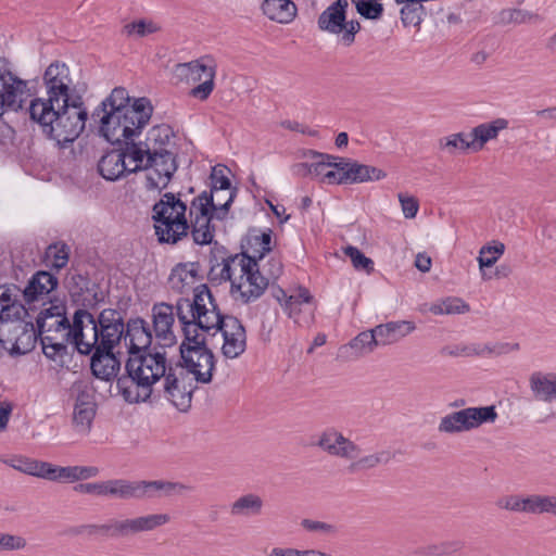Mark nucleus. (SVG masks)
Listing matches in <instances>:
<instances>
[{
    "instance_id": "nucleus-1",
    "label": "nucleus",
    "mask_w": 556,
    "mask_h": 556,
    "mask_svg": "<svg viewBox=\"0 0 556 556\" xmlns=\"http://www.w3.org/2000/svg\"><path fill=\"white\" fill-rule=\"evenodd\" d=\"M46 96L34 98L28 105L30 121L41 134L64 148L83 132L88 117L81 102L70 103L72 79L65 63H51L43 74Z\"/></svg>"
},
{
    "instance_id": "nucleus-2",
    "label": "nucleus",
    "mask_w": 556,
    "mask_h": 556,
    "mask_svg": "<svg viewBox=\"0 0 556 556\" xmlns=\"http://www.w3.org/2000/svg\"><path fill=\"white\" fill-rule=\"evenodd\" d=\"M152 113L153 106L148 98L131 99L124 87H116L96 108L91 117L99 122L101 136L112 144H122L141 134Z\"/></svg>"
},
{
    "instance_id": "nucleus-3",
    "label": "nucleus",
    "mask_w": 556,
    "mask_h": 556,
    "mask_svg": "<svg viewBox=\"0 0 556 556\" xmlns=\"http://www.w3.org/2000/svg\"><path fill=\"white\" fill-rule=\"evenodd\" d=\"M181 305L185 314L190 316L193 325L203 332L206 338L208 336L215 337L222 332L224 344L222 346V354L226 358H237L244 353L247 349V332L245 328L235 316L223 315L218 305L210 290V288L202 283L195 289L194 299L180 298L176 302Z\"/></svg>"
},
{
    "instance_id": "nucleus-4",
    "label": "nucleus",
    "mask_w": 556,
    "mask_h": 556,
    "mask_svg": "<svg viewBox=\"0 0 556 556\" xmlns=\"http://www.w3.org/2000/svg\"><path fill=\"white\" fill-rule=\"evenodd\" d=\"M165 350L154 345L152 352L128 356L125 374L116 380L118 394L129 404L152 403L153 394L167 375Z\"/></svg>"
},
{
    "instance_id": "nucleus-5",
    "label": "nucleus",
    "mask_w": 556,
    "mask_h": 556,
    "mask_svg": "<svg viewBox=\"0 0 556 556\" xmlns=\"http://www.w3.org/2000/svg\"><path fill=\"white\" fill-rule=\"evenodd\" d=\"M116 328L117 334L123 337L124 319L114 308H104L96 318L88 309L75 311L70 331L65 333L66 341H71L78 353L89 355L100 348L104 330Z\"/></svg>"
},
{
    "instance_id": "nucleus-6",
    "label": "nucleus",
    "mask_w": 556,
    "mask_h": 556,
    "mask_svg": "<svg viewBox=\"0 0 556 556\" xmlns=\"http://www.w3.org/2000/svg\"><path fill=\"white\" fill-rule=\"evenodd\" d=\"M176 308L185 337L179 350L187 374L194 375L197 382L210 383L215 368V356L207 348L206 336L193 325V320L185 314L181 305L176 304Z\"/></svg>"
},
{
    "instance_id": "nucleus-7",
    "label": "nucleus",
    "mask_w": 556,
    "mask_h": 556,
    "mask_svg": "<svg viewBox=\"0 0 556 556\" xmlns=\"http://www.w3.org/2000/svg\"><path fill=\"white\" fill-rule=\"evenodd\" d=\"M194 192L190 187L186 192H165L152 207L155 235L161 243L176 244L187 237L190 225L186 217L187 204L182 200Z\"/></svg>"
},
{
    "instance_id": "nucleus-8",
    "label": "nucleus",
    "mask_w": 556,
    "mask_h": 556,
    "mask_svg": "<svg viewBox=\"0 0 556 556\" xmlns=\"http://www.w3.org/2000/svg\"><path fill=\"white\" fill-rule=\"evenodd\" d=\"M121 152L125 154L127 174L146 172L144 187L148 191L161 192L167 188L173 176L167 172L169 163L157 161L143 141L136 143L134 138L122 142Z\"/></svg>"
},
{
    "instance_id": "nucleus-9",
    "label": "nucleus",
    "mask_w": 556,
    "mask_h": 556,
    "mask_svg": "<svg viewBox=\"0 0 556 556\" xmlns=\"http://www.w3.org/2000/svg\"><path fill=\"white\" fill-rule=\"evenodd\" d=\"M235 267L230 293L236 300L248 304L263 295L269 286V278L260 271L256 255L245 252L235 254Z\"/></svg>"
},
{
    "instance_id": "nucleus-10",
    "label": "nucleus",
    "mask_w": 556,
    "mask_h": 556,
    "mask_svg": "<svg viewBox=\"0 0 556 556\" xmlns=\"http://www.w3.org/2000/svg\"><path fill=\"white\" fill-rule=\"evenodd\" d=\"M170 520L167 514H152L132 519H110L102 525L88 523L75 527L72 532L76 535L125 538L139 532L152 531Z\"/></svg>"
},
{
    "instance_id": "nucleus-11",
    "label": "nucleus",
    "mask_w": 556,
    "mask_h": 556,
    "mask_svg": "<svg viewBox=\"0 0 556 556\" xmlns=\"http://www.w3.org/2000/svg\"><path fill=\"white\" fill-rule=\"evenodd\" d=\"M180 368H172L153 394L152 403L157 402L162 397L169 401L180 412H187L191 406L192 394L195 387L187 372Z\"/></svg>"
},
{
    "instance_id": "nucleus-12",
    "label": "nucleus",
    "mask_w": 556,
    "mask_h": 556,
    "mask_svg": "<svg viewBox=\"0 0 556 556\" xmlns=\"http://www.w3.org/2000/svg\"><path fill=\"white\" fill-rule=\"evenodd\" d=\"M28 91V81L12 73L5 59L0 58V134L7 125L2 121L5 111L22 109Z\"/></svg>"
},
{
    "instance_id": "nucleus-13",
    "label": "nucleus",
    "mask_w": 556,
    "mask_h": 556,
    "mask_svg": "<svg viewBox=\"0 0 556 556\" xmlns=\"http://www.w3.org/2000/svg\"><path fill=\"white\" fill-rule=\"evenodd\" d=\"M104 332L100 348L92 352L90 367L97 378L110 381L117 376L121 368V362L113 350L119 344L123 337L117 334L116 328L113 326Z\"/></svg>"
},
{
    "instance_id": "nucleus-14",
    "label": "nucleus",
    "mask_w": 556,
    "mask_h": 556,
    "mask_svg": "<svg viewBox=\"0 0 556 556\" xmlns=\"http://www.w3.org/2000/svg\"><path fill=\"white\" fill-rule=\"evenodd\" d=\"M186 71V77L193 83L201 81L190 90V96L201 101L206 100L214 90V78L216 75V63L211 56H202L198 60L179 64Z\"/></svg>"
},
{
    "instance_id": "nucleus-15",
    "label": "nucleus",
    "mask_w": 556,
    "mask_h": 556,
    "mask_svg": "<svg viewBox=\"0 0 556 556\" xmlns=\"http://www.w3.org/2000/svg\"><path fill=\"white\" fill-rule=\"evenodd\" d=\"M173 128L167 124L153 126L146 136L143 143L152 152V155L160 161L169 163L168 173L174 176L178 169L177 153L170 150Z\"/></svg>"
},
{
    "instance_id": "nucleus-16",
    "label": "nucleus",
    "mask_w": 556,
    "mask_h": 556,
    "mask_svg": "<svg viewBox=\"0 0 556 556\" xmlns=\"http://www.w3.org/2000/svg\"><path fill=\"white\" fill-rule=\"evenodd\" d=\"M37 339V329L31 323L25 325L18 323L5 330L3 326H0V345L12 355H22L33 351Z\"/></svg>"
},
{
    "instance_id": "nucleus-17",
    "label": "nucleus",
    "mask_w": 556,
    "mask_h": 556,
    "mask_svg": "<svg viewBox=\"0 0 556 556\" xmlns=\"http://www.w3.org/2000/svg\"><path fill=\"white\" fill-rule=\"evenodd\" d=\"M65 287L75 302H80L84 308H94L103 301L99 286L88 276L78 271H70L65 278Z\"/></svg>"
},
{
    "instance_id": "nucleus-18",
    "label": "nucleus",
    "mask_w": 556,
    "mask_h": 556,
    "mask_svg": "<svg viewBox=\"0 0 556 556\" xmlns=\"http://www.w3.org/2000/svg\"><path fill=\"white\" fill-rule=\"evenodd\" d=\"M174 308L177 311L176 305L167 303H157L152 307L153 330L157 340V345L161 350L172 346L176 342V337L173 332Z\"/></svg>"
},
{
    "instance_id": "nucleus-19",
    "label": "nucleus",
    "mask_w": 556,
    "mask_h": 556,
    "mask_svg": "<svg viewBox=\"0 0 556 556\" xmlns=\"http://www.w3.org/2000/svg\"><path fill=\"white\" fill-rule=\"evenodd\" d=\"M123 338L128 342V356L134 353L141 354L152 352V332L147 321L140 317L130 318L124 324Z\"/></svg>"
},
{
    "instance_id": "nucleus-20",
    "label": "nucleus",
    "mask_w": 556,
    "mask_h": 556,
    "mask_svg": "<svg viewBox=\"0 0 556 556\" xmlns=\"http://www.w3.org/2000/svg\"><path fill=\"white\" fill-rule=\"evenodd\" d=\"M200 264L197 262L179 263L173 269L168 277V285L172 291L185 294L189 291L195 294V289L201 285L194 287L200 280L199 276ZM194 296L192 298V300Z\"/></svg>"
},
{
    "instance_id": "nucleus-21",
    "label": "nucleus",
    "mask_w": 556,
    "mask_h": 556,
    "mask_svg": "<svg viewBox=\"0 0 556 556\" xmlns=\"http://www.w3.org/2000/svg\"><path fill=\"white\" fill-rule=\"evenodd\" d=\"M58 278L53 274L46 270L37 271L22 291L24 302L30 306L35 301L42 300L58 287Z\"/></svg>"
},
{
    "instance_id": "nucleus-22",
    "label": "nucleus",
    "mask_w": 556,
    "mask_h": 556,
    "mask_svg": "<svg viewBox=\"0 0 556 556\" xmlns=\"http://www.w3.org/2000/svg\"><path fill=\"white\" fill-rule=\"evenodd\" d=\"M96 415V403L92 391L80 390L76 396L73 422L78 432L87 433Z\"/></svg>"
},
{
    "instance_id": "nucleus-23",
    "label": "nucleus",
    "mask_w": 556,
    "mask_h": 556,
    "mask_svg": "<svg viewBox=\"0 0 556 556\" xmlns=\"http://www.w3.org/2000/svg\"><path fill=\"white\" fill-rule=\"evenodd\" d=\"M225 170L226 167H213L211 173V191L208 192L215 198H218L219 193L227 194L226 201L223 204L217 205V207L223 212L222 215L216 214V219L219 220L224 219L227 215L237 191L236 189L231 188V182L226 176Z\"/></svg>"
},
{
    "instance_id": "nucleus-24",
    "label": "nucleus",
    "mask_w": 556,
    "mask_h": 556,
    "mask_svg": "<svg viewBox=\"0 0 556 556\" xmlns=\"http://www.w3.org/2000/svg\"><path fill=\"white\" fill-rule=\"evenodd\" d=\"M217 245V242H215ZM225 249L215 247L212 251L211 268L208 271V279L212 282L230 281L232 286V277L235 267V255L224 256Z\"/></svg>"
},
{
    "instance_id": "nucleus-25",
    "label": "nucleus",
    "mask_w": 556,
    "mask_h": 556,
    "mask_svg": "<svg viewBox=\"0 0 556 556\" xmlns=\"http://www.w3.org/2000/svg\"><path fill=\"white\" fill-rule=\"evenodd\" d=\"M348 7V0H337L329 5L318 17L319 29L330 34L342 33Z\"/></svg>"
},
{
    "instance_id": "nucleus-26",
    "label": "nucleus",
    "mask_w": 556,
    "mask_h": 556,
    "mask_svg": "<svg viewBox=\"0 0 556 556\" xmlns=\"http://www.w3.org/2000/svg\"><path fill=\"white\" fill-rule=\"evenodd\" d=\"M416 326L413 321L401 320L390 321L387 324L378 325L374 328V333L377 337L378 345L393 344L415 330Z\"/></svg>"
},
{
    "instance_id": "nucleus-27",
    "label": "nucleus",
    "mask_w": 556,
    "mask_h": 556,
    "mask_svg": "<svg viewBox=\"0 0 556 556\" xmlns=\"http://www.w3.org/2000/svg\"><path fill=\"white\" fill-rule=\"evenodd\" d=\"M125 154L121 149L105 153L98 162V172L106 180L115 181L127 174Z\"/></svg>"
},
{
    "instance_id": "nucleus-28",
    "label": "nucleus",
    "mask_w": 556,
    "mask_h": 556,
    "mask_svg": "<svg viewBox=\"0 0 556 556\" xmlns=\"http://www.w3.org/2000/svg\"><path fill=\"white\" fill-rule=\"evenodd\" d=\"M507 128L508 121L502 117L473 127L469 134L471 137L470 144L473 146V151H480L488 141L496 139L500 131Z\"/></svg>"
},
{
    "instance_id": "nucleus-29",
    "label": "nucleus",
    "mask_w": 556,
    "mask_h": 556,
    "mask_svg": "<svg viewBox=\"0 0 556 556\" xmlns=\"http://www.w3.org/2000/svg\"><path fill=\"white\" fill-rule=\"evenodd\" d=\"M262 11L269 20L288 24L296 15V5L292 0H264Z\"/></svg>"
},
{
    "instance_id": "nucleus-30",
    "label": "nucleus",
    "mask_w": 556,
    "mask_h": 556,
    "mask_svg": "<svg viewBox=\"0 0 556 556\" xmlns=\"http://www.w3.org/2000/svg\"><path fill=\"white\" fill-rule=\"evenodd\" d=\"M141 489L142 498L170 496L173 494H182L186 491L192 490L189 485L163 480L141 481Z\"/></svg>"
},
{
    "instance_id": "nucleus-31",
    "label": "nucleus",
    "mask_w": 556,
    "mask_h": 556,
    "mask_svg": "<svg viewBox=\"0 0 556 556\" xmlns=\"http://www.w3.org/2000/svg\"><path fill=\"white\" fill-rule=\"evenodd\" d=\"M264 508L263 498L255 493L239 496L230 505V515L237 518L260 516Z\"/></svg>"
},
{
    "instance_id": "nucleus-32",
    "label": "nucleus",
    "mask_w": 556,
    "mask_h": 556,
    "mask_svg": "<svg viewBox=\"0 0 556 556\" xmlns=\"http://www.w3.org/2000/svg\"><path fill=\"white\" fill-rule=\"evenodd\" d=\"M105 496H113L122 500H141V481H128L125 479L108 480Z\"/></svg>"
},
{
    "instance_id": "nucleus-33",
    "label": "nucleus",
    "mask_w": 556,
    "mask_h": 556,
    "mask_svg": "<svg viewBox=\"0 0 556 556\" xmlns=\"http://www.w3.org/2000/svg\"><path fill=\"white\" fill-rule=\"evenodd\" d=\"M530 388L538 400L544 402L556 400V374H533L530 378Z\"/></svg>"
},
{
    "instance_id": "nucleus-34",
    "label": "nucleus",
    "mask_w": 556,
    "mask_h": 556,
    "mask_svg": "<svg viewBox=\"0 0 556 556\" xmlns=\"http://www.w3.org/2000/svg\"><path fill=\"white\" fill-rule=\"evenodd\" d=\"M439 432L441 433H460L470 431L471 424H470V415L469 409L464 408L457 412H453L451 414H447L446 416L442 417L438 427Z\"/></svg>"
},
{
    "instance_id": "nucleus-35",
    "label": "nucleus",
    "mask_w": 556,
    "mask_h": 556,
    "mask_svg": "<svg viewBox=\"0 0 556 556\" xmlns=\"http://www.w3.org/2000/svg\"><path fill=\"white\" fill-rule=\"evenodd\" d=\"M344 175L348 184L378 181L387 176L386 172L378 167L359 164L357 162H353L352 167L349 168Z\"/></svg>"
},
{
    "instance_id": "nucleus-36",
    "label": "nucleus",
    "mask_w": 556,
    "mask_h": 556,
    "mask_svg": "<svg viewBox=\"0 0 556 556\" xmlns=\"http://www.w3.org/2000/svg\"><path fill=\"white\" fill-rule=\"evenodd\" d=\"M217 205L218 204H215L213 194H210L207 191H203L191 201L189 215L191 218H216V214H223Z\"/></svg>"
},
{
    "instance_id": "nucleus-37",
    "label": "nucleus",
    "mask_w": 556,
    "mask_h": 556,
    "mask_svg": "<svg viewBox=\"0 0 556 556\" xmlns=\"http://www.w3.org/2000/svg\"><path fill=\"white\" fill-rule=\"evenodd\" d=\"M397 4H403L401 9V21L404 26L419 27L425 14V7L417 0H395Z\"/></svg>"
},
{
    "instance_id": "nucleus-38",
    "label": "nucleus",
    "mask_w": 556,
    "mask_h": 556,
    "mask_svg": "<svg viewBox=\"0 0 556 556\" xmlns=\"http://www.w3.org/2000/svg\"><path fill=\"white\" fill-rule=\"evenodd\" d=\"M540 16L521 9H503L495 17V24L506 26L509 24H525L540 21Z\"/></svg>"
},
{
    "instance_id": "nucleus-39",
    "label": "nucleus",
    "mask_w": 556,
    "mask_h": 556,
    "mask_svg": "<svg viewBox=\"0 0 556 556\" xmlns=\"http://www.w3.org/2000/svg\"><path fill=\"white\" fill-rule=\"evenodd\" d=\"M214 217H200V218H191V233L193 241L197 244H210L213 241L214 237V226L211 224Z\"/></svg>"
},
{
    "instance_id": "nucleus-40",
    "label": "nucleus",
    "mask_w": 556,
    "mask_h": 556,
    "mask_svg": "<svg viewBox=\"0 0 556 556\" xmlns=\"http://www.w3.org/2000/svg\"><path fill=\"white\" fill-rule=\"evenodd\" d=\"M393 457L394 454L392 452L382 450L358 458L349 466V469L350 471L372 469L379 465L388 464Z\"/></svg>"
},
{
    "instance_id": "nucleus-41",
    "label": "nucleus",
    "mask_w": 556,
    "mask_h": 556,
    "mask_svg": "<svg viewBox=\"0 0 556 556\" xmlns=\"http://www.w3.org/2000/svg\"><path fill=\"white\" fill-rule=\"evenodd\" d=\"M377 346L379 345L377 337L374 333V328L358 333L349 344L355 357L367 355L374 352Z\"/></svg>"
},
{
    "instance_id": "nucleus-42",
    "label": "nucleus",
    "mask_w": 556,
    "mask_h": 556,
    "mask_svg": "<svg viewBox=\"0 0 556 556\" xmlns=\"http://www.w3.org/2000/svg\"><path fill=\"white\" fill-rule=\"evenodd\" d=\"M519 350L518 343H494V344H484V345H478L473 348H463L460 352L465 353L466 355H495L500 356L503 354H508L513 351Z\"/></svg>"
},
{
    "instance_id": "nucleus-43",
    "label": "nucleus",
    "mask_w": 556,
    "mask_h": 556,
    "mask_svg": "<svg viewBox=\"0 0 556 556\" xmlns=\"http://www.w3.org/2000/svg\"><path fill=\"white\" fill-rule=\"evenodd\" d=\"M438 147L441 151H445L451 155L455 154L457 151H467L469 149L473 151V146L470 144V140L467 139L464 132H456L440 138Z\"/></svg>"
},
{
    "instance_id": "nucleus-44",
    "label": "nucleus",
    "mask_w": 556,
    "mask_h": 556,
    "mask_svg": "<svg viewBox=\"0 0 556 556\" xmlns=\"http://www.w3.org/2000/svg\"><path fill=\"white\" fill-rule=\"evenodd\" d=\"M26 305V303H22L18 299L8 304H2L0 307V326H3L5 330L11 326L8 321L14 319L21 320L25 317L28 314Z\"/></svg>"
},
{
    "instance_id": "nucleus-45",
    "label": "nucleus",
    "mask_w": 556,
    "mask_h": 556,
    "mask_svg": "<svg viewBox=\"0 0 556 556\" xmlns=\"http://www.w3.org/2000/svg\"><path fill=\"white\" fill-rule=\"evenodd\" d=\"M469 305L460 298H446L430 306V312L434 315L442 314H464L469 312Z\"/></svg>"
},
{
    "instance_id": "nucleus-46",
    "label": "nucleus",
    "mask_w": 556,
    "mask_h": 556,
    "mask_svg": "<svg viewBox=\"0 0 556 556\" xmlns=\"http://www.w3.org/2000/svg\"><path fill=\"white\" fill-rule=\"evenodd\" d=\"M70 249L65 243H53L47 248L46 260L47 265L51 268L60 270L65 267L68 262Z\"/></svg>"
},
{
    "instance_id": "nucleus-47",
    "label": "nucleus",
    "mask_w": 556,
    "mask_h": 556,
    "mask_svg": "<svg viewBox=\"0 0 556 556\" xmlns=\"http://www.w3.org/2000/svg\"><path fill=\"white\" fill-rule=\"evenodd\" d=\"M161 30V26L152 20H138L126 24L123 27V33L128 37L142 38L148 35L157 33Z\"/></svg>"
},
{
    "instance_id": "nucleus-48",
    "label": "nucleus",
    "mask_w": 556,
    "mask_h": 556,
    "mask_svg": "<svg viewBox=\"0 0 556 556\" xmlns=\"http://www.w3.org/2000/svg\"><path fill=\"white\" fill-rule=\"evenodd\" d=\"M359 446L340 432L338 438H336V445L330 456L343 459H354L359 455Z\"/></svg>"
},
{
    "instance_id": "nucleus-49",
    "label": "nucleus",
    "mask_w": 556,
    "mask_h": 556,
    "mask_svg": "<svg viewBox=\"0 0 556 556\" xmlns=\"http://www.w3.org/2000/svg\"><path fill=\"white\" fill-rule=\"evenodd\" d=\"M470 415L471 429L479 428L483 424L494 422L497 413L494 405L482 407H468Z\"/></svg>"
},
{
    "instance_id": "nucleus-50",
    "label": "nucleus",
    "mask_w": 556,
    "mask_h": 556,
    "mask_svg": "<svg viewBox=\"0 0 556 556\" xmlns=\"http://www.w3.org/2000/svg\"><path fill=\"white\" fill-rule=\"evenodd\" d=\"M357 13L367 20H379L383 13V5L378 0H353Z\"/></svg>"
},
{
    "instance_id": "nucleus-51",
    "label": "nucleus",
    "mask_w": 556,
    "mask_h": 556,
    "mask_svg": "<svg viewBox=\"0 0 556 556\" xmlns=\"http://www.w3.org/2000/svg\"><path fill=\"white\" fill-rule=\"evenodd\" d=\"M344 253L350 257L353 266L357 270H364L367 274L374 271V261L367 257L363 252H361L357 248L349 245L344 249Z\"/></svg>"
},
{
    "instance_id": "nucleus-52",
    "label": "nucleus",
    "mask_w": 556,
    "mask_h": 556,
    "mask_svg": "<svg viewBox=\"0 0 556 556\" xmlns=\"http://www.w3.org/2000/svg\"><path fill=\"white\" fill-rule=\"evenodd\" d=\"M309 155L312 157V177L323 180L327 168L331 167L334 156L316 151H309Z\"/></svg>"
},
{
    "instance_id": "nucleus-53",
    "label": "nucleus",
    "mask_w": 556,
    "mask_h": 556,
    "mask_svg": "<svg viewBox=\"0 0 556 556\" xmlns=\"http://www.w3.org/2000/svg\"><path fill=\"white\" fill-rule=\"evenodd\" d=\"M504 251L505 245L503 243H496L493 247H483L478 258L480 268L493 266Z\"/></svg>"
},
{
    "instance_id": "nucleus-54",
    "label": "nucleus",
    "mask_w": 556,
    "mask_h": 556,
    "mask_svg": "<svg viewBox=\"0 0 556 556\" xmlns=\"http://www.w3.org/2000/svg\"><path fill=\"white\" fill-rule=\"evenodd\" d=\"M66 317V308L63 303L50 304L49 307L40 311L36 318L37 328L45 327L46 319Z\"/></svg>"
},
{
    "instance_id": "nucleus-55",
    "label": "nucleus",
    "mask_w": 556,
    "mask_h": 556,
    "mask_svg": "<svg viewBox=\"0 0 556 556\" xmlns=\"http://www.w3.org/2000/svg\"><path fill=\"white\" fill-rule=\"evenodd\" d=\"M462 548V543L457 541L453 542H443L440 544L429 545L422 548L424 555L429 556H442L453 554Z\"/></svg>"
},
{
    "instance_id": "nucleus-56",
    "label": "nucleus",
    "mask_w": 556,
    "mask_h": 556,
    "mask_svg": "<svg viewBox=\"0 0 556 556\" xmlns=\"http://www.w3.org/2000/svg\"><path fill=\"white\" fill-rule=\"evenodd\" d=\"M497 505L506 510L526 514V496L508 495L503 497Z\"/></svg>"
},
{
    "instance_id": "nucleus-57",
    "label": "nucleus",
    "mask_w": 556,
    "mask_h": 556,
    "mask_svg": "<svg viewBox=\"0 0 556 556\" xmlns=\"http://www.w3.org/2000/svg\"><path fill=\"white\" fill-rule=\"evenodd\" d=\"M546 496L542 494H530L526 496V514H546Z\"/></svg>"
},
{
    "instance_id": "nucleus-58",
    "label": "nucleus",
    "mask_w": 556,
    "mask_h": 556,
    "mask_svg": "<svg viewBox=\"0 0 556 556\" xmlns=\"http://www.w3.org/2000/svg\"><path fill=\"white\" fill-rule=\"evenodd\" d=\"M339 434H340V431H338L334 428L326 429L319 435L316 446L321 448L327 454L331 455L332 450L336 445V438H338Z\"/></svg>"
},
{
    "instance_id": "nucleus-59",
    "label": "nucleus",
    "mask_w": 556,
    "mask_h": 556,
    "mask_svg": "<svg viewBox=\"0 0 556 556\" xmlns=\"http://www.w3.org/2000/svg\"><path fill=\"white\" fill-rule=\"evenodd\" d=\"M72 324L70 323L67 317L46 319L45 327L37 328L39 334H43L47 332H60V331H70Z\"/></svg>"
},
{
    "instance_id": "nucleus-60",
    "label": "nucleus",
    "mask_w": 556,
    "mask_h": 556,
    "mask_svg": "<svg viewBox=\"0 0 556 556\" xmlns=\"http://www.w3.org/2000/svg\"><path fill=\"white\" fill-rule=\"evenodd\" d=\"M301 526L309 532H323L326 534H336L338 529L334 525L313 519H302Z\"/></svg>"
},
{
    "instance_id": "nucleus-61",
    "label": "nucleus",
    "mask_w": 556,
    "mask_h": 556,
    "mask_svg": "<svg viewBox=\"0 0 556 556\" xmlns=\"http://www.w3.org/2000/svg\"><path fill=\"white\" fill-rule=\"evenodd\" d=\"M250 242L260 243V249L255 250L254 255H256V261L262 260L271 250V231L268 230L267 232L250 237Z\"/></svg>"
},
{
    "instance_id": "nucleus-62",
    "label": "nucleus",
    "mask_w": 556,
    "mask_h": 556,
    "mask_svg": "<svg viewBox=\"0 0 556 556\" xmlns=\"http://www.w3.org/2000/svg\"><path fill=\"white\" fill-rule=\"evenodd\" d=\"M38 464L39 460L23 457L13 458L9 463L12 468L30 476H36Z\"/></svg>"
},
{
    "instance_id": "nucleus-63",
    "label": "nucleus",
    "mask_w": 556,
    "mask_h": 556,
    "mask_svg": "<svg viewBox=\"0 0 556 556\" xmlns=\"http://www.w3.org/2000/svg\"><path fill=\"white\" fill-rule=\"evenodd\" d=\"M399 201L401 203V207L403 214L406 218H414L417 215L419 210L418 200L415 197H407L403 193H399Z\"/></svg>"
},
{
    "instance_id": "nucleus-64",
    "label": "nucleus",
    "mask_w": 556,
    "mask_h": 556,
    "mask_svg": "<svg viewBox=\"0 0 556 556\" xmlns=\"http://www.w3.org/2000/svg\"><path fill=\"white\" fill-rule=\"evenodd\" d=\"M26 542L23 538L0 533V549L14 551L21 549L25 546Z\"/></svg>"
}]
</instances>
